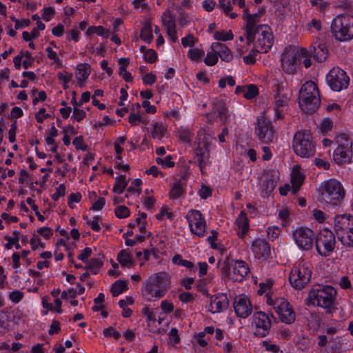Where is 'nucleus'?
<instances>
[{
  "label": "nucleus",
  "mask_w": 353,
  "mask_h": 353,
  "mask_svg": "<svg viewBox=\"0 0 353 353\" xmlns=\"http://www.w3.org/2000/svg\"><path fill=\"white\" fill-rule=\"evenodd\" d=\"M314 243L318 253L327 256L331 254L335 248V236L332 231L323 229L316 236Z\"/></svg>",
  "instance_id": "obj_15"
},
{
  "label": "nucleus",
  "mask_w": 353,
  "mask_h": 353,
  "mask_svg": "<svg viewBox=\"0 0 353 353\" xmlns=\"http://www.w3.org/2000/svg\"><path fill=\"white\" fill-rule=\"evenodd\" d=\"M214 38L216 40L227 41L233 39L234 35L231 30H221L215 32Z\"/></svg>",
  "instance_id": "obj_55"
},
{
  "label": "nucleus",
  "mask_w": 353,
  "mask_h": 353,
  "mask_svg": "<svg viewBox=\"0 0 353 353\" xmlns=\"http://www.w3.org/2000/svg\"><path fill=\"white\" fill-rule=\"evenodd\" d=\"M274 118L276 119L283 117L288 108V104L291 97V92L287 86L285 81H276L274 83Z\"/></svg>",
  "instance_id": "obj_5"
},
{
  "label": "nucleus",
  "mask_w": 353,
  "mask_h": 353,
  "mask_svg": "<svg viewBox=\"0 0 353 353\" xmlns=\"http://www.w3.org/2000/svg\"><path fill=\"white\" fill-rule=\"evenodd\" d=\"M341 242L345 246L353 245V230L349 229L338 234Z\"/></svg>",
  "instance_id": "obj_49"
},
{
  "label": "nucleus",
  "mask_w": 353,
  "mask_h": 353,
  "mask_svg": "<svg viewBox=\"0 0 353 353\" xmlns=\"http://www.w3.org/2000/svg\"><path fill=\"white\" fill-rule=\"evenodd\" d=\"M246 32L247 37L244 38L242 36L239 37L235 44L236 50L239 57H241L244 53L249 50L250 44L251 42H253L252 32L248 29Z\"/></svg>",
  "instance_id": "obj_34"
},
{
  "label": "nucleus",
  "mask_w": 353,
  "mask_h": 353,
  "mask_svg": "<svg viewBox=\"0 0 353 353\" xmlns=\"http://www.w3.org/2000/svg\"><path fill=\"white\" fill-rule=\"evenodd\" d=\"M280 179L279 172L276 170L265 171L259 181V190L263 197L268 196L274 190Z\"/></svg>",
  "instance_id": "obj_19"
},
{
  "label": "nucleus",
  "mask_w": 353,
  "mask_h": 353,
  "mask_svg": "<svg viewBox=\"0 0 353 353\" xmlns=\"http://www.w3.org/2000/svg\"><path fill=\"white\" fill-rule=\"evenodd\" d=\"M172 262L174 264L186 267L190 269H192L193 268L192 263L189 261L183 259L180 254L174 255L172 258Z\"/></svg>",
  "instance_id": "obj_63"
},
{
  "label": "nucleus",
  "mask_w": 353,
  "mask_h": 353,
  "mask_svg": "<svg viewBox=\"0 0 353 353\" xmlns=\"http://www.w3.org/2000/svg\"><path fill=\"white\" fill-rule=\"evenodd\" d=\"M258 293L261 295L265 294L267 300L268 297H273V282L271 280H267L260 283Z\"/></svg>",
  "instance_id": "obj_45"
},
{
  "label": "nucleus",
  "mask_w": 353,
  "mask_h": 353,
  "mask_svg": "<svg viewBox=\"0 0 353 353\" xmlns=\"http://www.w3.org/2000/svg\"><path fill=\"white\" fill-rule=\"evenodd\" d=\"M228 299L225 294H218L212 298L208 310L212 313L221 312L226 310L228 306Z\"/></svg>",
  "instance_id": "obj_27"
},
{
  "label": "nucleus",
  "mask_w": 353,
  "mask_h": 353,
  "mask_svg": "<svg viewBox=\"0 0 353 353\" xmlns=\"http://www.w3.org/2000/svg\"><path fill=\"white\" fill-rule=\"evenodd\" d=\"M162 23L166 29L168 35L173 42L178 39L176 34L175 21L170 11H165L162 15Z\"/></svg>",
  "instance_id": "obj_29"
},
{
  "label": "nucleus",
  "mask_w": 353,
  "mask_h": 353,
  "mask_svg": "<svg viewBox=\"0 0 353 353\" xmlns=\"http://www.w3.org/2000/svg\"><path fill=\"white\" fill-rule=\"evenodd\" d=\"M114 167L118 170V172H126L130 170V165L125 163L121 156H117L114 159Z\"/></svg>",
  "instance_id": "obj_58"
},
{
  "label": "nucleus",
  "mask_w": 353,
  "mask_h": 353,
  "mask_svg": "<svg viewBox=\"0 0 353 353\" xmlns=\"http://www.w3.org/2000/svg\"><path fill=\"white\" fill-rule=\"evenodd\" d=\"M117 260L122 267H130L132 263L131 254L126 250H121L117 255Z\"/></svg>",
  "instance_id": "obj_47"
},
{
  "label": "nucleus",
  "mask_w": 353,
  "mask_h": 353,
  "mask_svg": "<svg viewBox=\"0 0 353 353\" xmlns=\"http://www.w3.org/2000/svg\"><path fill=\"white\" fill-rule=\"evenodd\" d=\"M211 50L217 52L219 57L225 62H230L233 59L231 50L225 44L214 42L211 44Z\"/></svg>",
  "instance_id": "obj_33"
},
{
  "label": "nucleus",
  "mask_w": 353,
  "mask_h": 353,
  "mask_svg": "<svg viewBox=\"0 0 353 353\" xmlns=\"http://www.w3.org/2000/svg\"><path fill=\"white\" fill-rule=\"evenodd\" d=\"M59 50V46L53 41L50 43V45L46 48V56L48 59L51 61V64L54 68H59L62 67L63 61L59 57L61 51L58 52Z\"/></svg>",
  "instance_id": "obj_31"
},
{
  "label": "nucleus",
  "mask_w": 353,
  "mask_h": 353,
  "mask_svg": "<svg viewBox=\"0 0 353 353\" xmlns=\"http://www.w3.org/2000/svg\"><path fill=\"white\" fill-rule=\"evenodd\" d=\"M127 290V282L122 280H118L112 285L111 292L114 296H117L120 294L125 292Z\"/></svg>",
  "instance_id": "obj_50"
},
{
  "label": "nucleus",
  "mask_w": 353,
  "mask_h": 353,
  "mask_svg": "<svg viewBox=\"0 0 353 353\" xmlns=\"http://www.w3.org/2000/svg\"><path fill=\"white\" fill-rule=\"evenodd\" d=\"M334 228L337 235L349 229L353 230V216L347 214L336 216L334 220Z\"/></svg>",
  "instance_id": "obj_30"
},
{
  "label": "nucleus",
  "mask_w": 353,
  "mask_h": 353,
  "mask_svg": "<svg viewBox=\"0 0 353 353\" xmlns=\"http://www.w3.org/2000/svg\"><path fill=\"white\" fill-rule=\"evenodd\" d=\"M58 130L54 125H52L46 132L45 141L47 145L54 144V143H55V139L58 137Z\"/></svg>",
  "instance_id": "obj_54"
},
{
  "label": "nucleus",
  "mask_w": 353,
  "mask_h": 353,
  "mask_svg": "<svg viewBox=\"0 0 353 353\" xmlns=\"http://www.w3.org/2000/svg\"><path fill=\"white\" fill-rule=\"evenodd\" d=\"M256 134L259 140L264 143H268L273 140V131L271 124L266 121L263 117L259 118L257 120Z\"/></svg>",
  "instance_id": "obj_25"
},
{
  "label": "nucleus",
  "mask_w": 353,
  "mask_h": 353,
  "mask_svg": "<svg viewBox=\"0 0 353 353\" xmlns=\"http://www.w3.org/2000/svg\"><path fill=\"white\" fill-rule=\"evenodd\" d=\"M129 180L126 179L125 175L120 174L115 178V183L112 188V192L114 194H123L124 190L126 188Z\"/></svg>",
  "instance_id": "obj_40"
},
{
  "label": "nucleus",
  "mask_w": 353,
  "mask_h": 353,
  "mask_svg": "<svg viewBox=\"0 0 353 353\" xmlns=\"http://www.w3.org/2000/svg\"><path fill=\"white\" fill-rule=\"evenodd\" d=\"M147 226L146 214L141 213L134 221L129 223L128 227L130 230L125 234L130 236L135 235L137 241H143L146 236L149 234L146 230Z\"/></svg>",
  "instance_id": "obj_20"
},
{
  "label": "nucleus",
  "mask_w": 353,
  "mask_h": 353,
  "mask_svg": "<svg viewBox=\"0 0 353 353\" xmlns=\"http://www.w3.org/2000/svg\"><path fill=\"white\" fill-rule=\"evenodd\" d=\"M86 264V268L96 274L98 270L102 267V256L100 254L97 256H93Z\"/></svg>",
  "instance_id": "obj_43"
},
{
  "label": "nucleus",
  "mask_w": 353,
  "mask_h": 353,
  "mask_svg": "<svg viewBox=\"0 0 353 353\" xmlns=\"http://www.w3.org/2000/svg\"><path fill=\"white\" fill-rule=\"evenodd\" d=\"M114 214L119 219H125L130 215V211L125 205H118L114 208Z\"/></svg>",
  "instance_id": "obj_57"
},
{
  "label": "nucleus",
  "mask_w": 353,
  "mask_h": 353,
  "mask_svg": "<svg viewBox=\"0 0 353 353\" xmlns=\"http://www.w3.org/2000/svg\"><path fill=\"white\" fill-rule=\"evenodd\" d=\"M290 176L292 192L293 194H296L304 181L305 174L299 165H295L292 168Z\"/></svg>",
  "instance_id": "obj_28"
},
{
  "label": "nucleus",
  "mask_w": 353,
  "mask_h": 353,
  "mask_svg": "<svg viewBox=\"0 0 353 353\" xmlns=\"http://www.w3.org/2000/svg\"><path fill=\"white\" fill-rule=\"evenodd\" d=\"M152 136L157 141L162 142L164 138L167 137L165 128L162 124L155 123L153 127Z\"/></svg>",
  "instance_id": "obj_44"
},
{
  "label": "nucleus",
  "mask_w": 353,
  "mask_h": 353,
  "mask_svg": "<svg viewBox=\"0 0 353 353\" xmlns=\"http://www.w3.org/2000/svg\"><path fill=\"white\" fill-rule=\"evenodd\" d=\"M54 14L55 9L52 6L44 7L41 10V18L47 22L52 19Z\"/></svg>",
  "instance_id": "obj_61"
},
{
  "label": "nucleus",
  "mask_w": 353,
  "mask_h": 353,
  "mask_svg": "<svg viewBox=\"0 0 353 353\" xmlns=\"http://www.w3.org/2000/svg\"><path fill=\"white\" fill-rule=\"evenodd\" d=\"M267 304L274 307L279 319L285 323H292L295 321L294 311L290 303L283 297H268Z\"/></svg>",
  "instance_id": "obj_12"
},
{
  "label": "nucleus",
  "mask_w": 353,
  "mask_h": 353,
  "mask_svg": "<svg viewBox=\"0 0 353 353\" xmlns=\"http://www.w3.org/2000/svg\"><path fill=\"white\" fill-rule=\"evenodd\" d=\"M311 276V265L302 261L294 265L290 274L289 280L293 288L301 289L309 282Z\"/></svg>",
  "instance_id": "obj_11"
},
{
  "label": "nucleus",
  "mask_w": 353,
  "mask_h": 353,
  "mask_svg": "<svg viewBox=\"0 0 353 353\" xmlns=\"http://www.w3.org/2000/svg\"><path fill=\"white\" fill-rule=\"evenodd\" d=\"M59 81L61 83L63 89H68L69 83L72 79V74L68 71L59 72L57 74Z\"/></svg>",
  "instance_id": "obj_53"
},
{
  "label": "nucleus",
  "mask_w": 353,
  "mask_h": 353,
  "mask_svg": "<svg viewBox=\"0 0 353 353\" xmlns=\"http://www.w3.org/2000/svg\"><path fill=\"white\" fill-rule=\"evenodd\" d=\"M310 50H312L314 58L319 62L324 61L327 57L328 52L324 44H319L316 48L312 46Z\"/></svg>",
  "instance_id": "obj_41"
},
{
  "label": "nucleus",
  "mask_w": 353,
  "mask_h": 353,
  "mask_svg": "<svg viewBox=\"0 0 353 353\" xmlns=\"http://www.w3.org/2000/svg\"><path fill=\"white\" fill-rule=\"evenodd\" d=\"M252 325L255 327L256 335L263 337L266 336L271 327V320L269 316L263 312H257L254 314Z\"/></svg>",
  "instance_id": "obj_22"
},
{
  "label": "nucleus",
  "mask_w": 353,
  "mask_h": 353,
  "mask_svg": "<svg viewBox=\"0 0 353 353\" xmlns=\"http://www.w3.org/2000/svg\"><path fill=\"white\" fill-rule=\"evenodd\" d=\"M156 161L163 168H172L174 165V163L172 161V157L171 155L166 156L164 158H157Z\"/></svg>",
  "instance_id": "obj_64"
},
{
  "label": "nucleus",
  "mask_w": 353,
  "mask_h": 353,
  "mask_svg": "<svg viewBox=\"0 0 353 353\" xmlns=\"http://www.w3.org/2000/svg\"><path fill=\"white\" fill-rule=\"evenodd\" d=\"M153 26L150 21H146L141 30V39L145 43H149L153 39Z\"/></svg>",
  "instance_id": "obj_42"
},
{
  "label": "nucleus",
  "mask_w": 353,
  "mask_h": 353,
  "mask_svg": "<svg viewBox=\"0 0 353 353\" xmlns=\"http://www.w3.org/2000/svg\"><path fill=\"white\" fill-rule=\"evenodd\" d=\"M319 92L313 81H307L301 87L299 96V105L305 113L315 112L320 105Z\"/></svg>",
  "instance_id": "obj_2"
},
{
  "label": "nucleus",
  "mask_w": 353,
  "mask_h": 353,
  "mask_svg": "<svg viewBox=\"0 0 353 353\" xmlns=\"http://www.w3.org/2000/svg\"><path fill=\"white\" fill-rule=\"evenodd\" d=\"M233 305L235 313L241 318H246L252 312L251 301L250 298L245 294L236 296Z\"/></svg>",
  "instance_id": "obj_23"
},
{
  "label": "nucleus",
  "mask_w": 353,
  "mask_h": 353,
  "mask_svg": "<svg viewBox=\"0 0 353 353\" xmlns=\"http://www.w3.org/2000/svg\"><path fill=\"white\" fill-rule=\"evenodd\" d=\"M305 54L303 48L289 47L285 49L281 59L283 70L288 74H294L299 68V55Z\"/></svg>",
  "instance_id": "obj_13"
},
{
  "label": "nucleus",
  "mask_w": 353,
  "mask_h": 353,
  "mask_svg": "<svg viewBox=\"0 0 353 353\" xmlns=\"http://www.w3.org/2000/svg\"><path fill=\"white\" fill-rule=\"evenodd\" d=\"M34 62V58L30 52L27 50H21L18 55L13 59V63L16 69H21L23 66L25 69L28 68Z\"/></svg>",
  "instance_id": "obj_32"
},
{
  "label": "nucleus",
  "mask_w": 353,
  "mask_h": 353,
  "mask_svg": "<svg viewBox=\"0 0 353 353\" xmlns=\"http://www.w3.org/2000/svg\"><path fill=\"white\" fill-rule=\"evenodd\" d=\"M210 145V137L203 133L200 134L195 148V157L202 172H203L204 168L210 164L209 151Z\"/></svg>",
  "instance_id": "obj_16"
},
{
  "label": "nucleus",
  "mask_w": 353,
  "mask_h": 353,
  "mask_svg": "<svg viewBox=\"0 0 353 353\" xmlns=\"http://www.w3.org/2000/svg\"><path fill=\"white\" fill-rule=\"evenodd\" d=\"M333 127V123L329 118H324L319 125V130L323 134L330 132Z\"/></svg>",
  "instance_id": "obj_60"
},
{
  "label": "nucleus",
  "mask_w": 353,
  "mask_h": 353,
  "mask_svg": "<svg viewBox=\"0 0 353 353\" xmlns=\"http://www.w3.org/2000/svg\"><path fill=\"white\" fill-rule=\"evenodd\" d=\"M190 232L198 236H203L207 229L206 221L200 211L190 210L185 216Z\"/></svg>",
  "instance_id": "obj_18"
},
{
  "label": "nucleus",
  "mask_w": 353,
  "mask_h": 353,
  "mask_svg": "<svg viewBox=\"0 0 353 353\" xmlns=\"http://www.w3.org/2000/svg\"><path fill=\"white\" fill-rule=\"evenodd\" d=\"M219 60V56L216 52L210 49L206 54L204 59L205 63L208 66L214 65Z\"/></svg>",
  "instance_id": "obj_56"
},
{
  "label": "nucleus",
  "mask_w": 353,
  "mask_h": 353,
  "mask_svg": "<svg viewBox=\"0 0 353 353\" xmlns=\"http://www.w3.org/2000/svg\"><path fill=\"white\" fill-rule=\"evenodd\" d=\"M332 33L336 39L345 41L353 37V17L351 16H338L334 19L332 24Z\"/></svg>",
  "instance_id": "obj_10"
},
{
  "label": "nucleus",
  "mask_w": 353,
  "mask_h": 353,
  "mask_svg": "<svg viewBox=\"0 0 353 353\" xmlns=\"http://www.w3.org/2000/svg\"><path fill=\"white\" fill-rule=\"evenodd\" d=\"M203 54L204 51L201 47H193L189 49L187 56L191 61L198 63Z\"/></svg>",
  "instance_id": "obj_48"
},
{
  "label": "nucleus",
  "mask_w": 353,
  "mask_h": 353,
  "mask_svg": "<svg viewBox=\"0 0 353 353\" xmlns=\"http://www.w3.org/2000/svg\"><path fill=\"white\" fill-rule=\"evenodd\" d=\"M293 148L294 152L301 157H312L316 152V147L311 134L307 131L296 132L294 137Z\"/></svg>",
  "instance_id": "obj_7"
},
{
  "label": "nucleus",
  "mask_w": 353,
  "mask_h": 353,
  "mask_svg": "<svg viewBox=\"0 0 353 353\" xmlns=\"http://www.w3.org/2000/svg\"><path fill=\"white\" fill-rule=\"evenodd\" d=\"M170 283V276L164 272L150 276L143 283L141 296L144 301H156L165 296Z\"/></svg>",
  "instance_id": "obj_1"
},
{
  "label": "nucleus",
  "mask_w": 353,
  "mask_h": 353,
  "mask_svg": "<svg viewBox=\"0 0 353 353\" xmlns=\"http://www.w3.org/2000/svg\"><path fill=\"white\" fill-rule=\"evenodd\" d=\"M183 193V184L176 180L170 192V196L172 199H178Z\"/></svg>",
  "instance_id": "obj_51"
},
{
  "label": "nucleus",
  "mask_w": 353,
  "mask_h": 353,
  "mask_svg": "<svg viewBox=\"0 0 353 353\" xmlns=\"http://www.w3.org/2000/svg\"><path fill=\"white\" fill-rule=\"evenodd\" d=\"M222 274L232 281H243L248 273L249 268L243 261L226 259L221 267Z\"/></svg>",
  "instance_id": "obj_6"
},
{
  "label": "nucleus",
  "mask_w": 353,
  "mask_h": 353,
  "mask_svg": "<svg viewBox=\"0 0 353 353\" xmlns=\"http://www.w3.org/2000/svg\"><path fill=\"white\" fill-rule=\"evenodd\" d=\"M42 306L46 310L42 311V314L46 315L48 311L53 312L54 313L61 314L62 313L61 305L62 302L59 298H56L54 300V303L49 302V298L43 296L41 301Z\"/></svg>",
  "instance_id": "obj_36"
},
{
  "label": "nucleus",
  "mask_w": 353,
  "mask_h": 353,
  "mask_svg": "<svg viewBox=\"0 0 353 353\" xmlns=\"http://www.w3.org/2000/svg\"><path fill=\"white\" fill-rule=\"evenodd\" d=\"M336 294L335 289L332 286H320L319 288L310 290L306 299V303L307 305L329 308L334 303Z\"/></svg>",
  "instance_id": "obj_4"
},
{
  "label": "nucleus",
  "mask_w": 353,
  "mask_h": 353,
  "mask_svg": "<svg viewBox=\"0 0 353 353\" xmlns=\"http://www.w3.org/2000/svg\"><path fill=\"white\" fill-rule=\"evenodd\" d=\"M142 184V180L139 178L132 180L130 185L127 189L128 192L135 197H138L141 192Z\"/></svg>",
  "instance_id": "obj_46"
},
{
  "label": "nucleus",
  "mask_w": 353,
  "mask_h": 353,
  "mask_svg": "<svg viewBox=\"0 0 353 353\" xmlns=\"http://www.w3.org/2000/svg\"><path fill=\"white\" fill-rule=\"evenodd\" d=\"M157 219L163 221V220H170L172 221L174 215L172 210L167 206H163L161 208L159 213L156 215Z\"/></svg>",
  "instance_id": "obj_52"
},
{
  "label": "nucleus",
  "mask_w": 353,
  "mask_h": 353,
  "mask_svg": "<svg viewBox=\"0 0 353 353\" xmlns=\"http://www.w3.org/2000/svg\"><path fill=\"white\" fill-rule=\"evenodd\" d=\"M336 148L333 152V161L338 165L349 163L352 156V142L347 134H341L336 137Z\"/></svg>",
  "instance_id": "obj_8"
},
{
  "label": "nucleus",
  "mask_w": 353,
  "mask_h": 353,
  "mask_svg": "<svg viewBox=\"0 0 353 353\" xmlns=\"http://www.w3.org/2000/svg\"><path fill=\"white\" fill-rule=\"evenodd\" d=\"M252 39L255 50L258 52L265 53L273 46V32L268 26L261 25L252 32Z\"/></svg>",
  "instance_id": "obj_9"
},
{
  "label": "nucleus",
  "mask_w": 353,
  "mask_h": 353,
  "mask_svg": "<svg viewBox=\"0 0 353 353\" xmlns=\"http://www.w3.org/2000/svg\"><path fill=\"white\" fill-rule=\"evenodd\" d=\"M292 237L299 250L309 251L313 248L316 235L310 228L301 226L293 231Z\"/></svg>",
  "instance_id": "obj_14"
},
{
  "label": "nucleus",
  "mask_w": 353,
  "mask_h": 353,
  "mask_svg": "<svg viewBox=\"0 0 353 353\" xmlns=\"http://www.w3.org/2000/svg\"><path fill=\"white\" fill-rule=\"evenodd\" d=\"M252 250L256 258L265 260L271 254L270 245L263 239H257L252 243Z\"/></svg>",
  "instance_id": "obj_26"
},
{
  "label": "nucleus",
  "mask_w": 353,
  "mask_h": 353,
  "mask_svg": "<svg viewBox=\"0 0 353 353\" xmlns=\"http://www.w3.org/2000/svg\"><path fill=\"white\" fill-rule=\"evenodd\" d=\"M92 69L90 64L87 63H79L74 69V83L79 88H83L88 82L91 74Z\"/></svg>",
  "instance_id": "obj_24"
},
{
  "label": "nucleus",
  "mask_w": 353,
  "mask_h": 353,
  "mask_svg": "<svg viewBox=\"0 0 353 353\" xmlns=\"http://www.w3.org/2000/svg\"><path fill=\"white\" fill-rule=\"evenodd\" d=\"M236 94H241L247 99H252L259 94V90L254 84L238 85L235 89Z\"/></svg>",
  "instance_id": "obj_37"
},
{
  "label": "nucleus",
  "mask_w": 353,
  "mask_h": 353,
  "mask_svg": "<svg viewBox=\"0 0 353 353\" xmlns=\"http://www.w3.org/2000/svg\"><path fill=\"white\" fill-rule=\"evenodd\" d=\"M53 235V231L48 227L39 228L35 230L30 238L29 243L32 250H43L46 248V241L50 239Z\"/></svg>",
  "instance_id": "obj_21"
},
{
  "label": "nucleus",
  "mask_w": 353,
  "mask_h": 353,
  "mask_svg": "<svg viewBox=\"0 0 353 353\" xmlns=\"http://www.w3.org/2000/svg\"><path fill=\"white\" fill-rule=\"evenodd\" d=\"M236 230L239 236L245 234L249 228L248 218L243 212H241L235 221Z\"/></svg>",
  "instance_id": "obj_38"
},
{
  "label": "nucleus",
  "mask_w": 353,
  "mask_h": 353,
  "mask_svg": "<svg viewBox=\"0 0 353 353\" xmlns=\"http://www.w3.org/2000/svg\"><path fill=\"white\" fill-rule=\"evenodd\" d=\"M213 113L221 122L226 120V108L222 103L214 108Z\"/></svg>",
  "instance_id": "obj_62"
},
{
  "label": "nucleus",
  "mask_w": 353,
  "mask_h": 353,
  "mask_svg": "<svg viewBox=\"0 0 353 353\" xmlns=\"http://www.w3.org/2000/svg\"><path fill=\"white\" fill-rule=\"evenodd\" d=\"M93 252L91 248H85L82 250L80 251L78 254V259L81 261L83 263H87L92 256Z\"/></svg>",
  "instance_id": "obj_59"
},
{
  "label": "nucleus",
  "mask_w": 353,
  "mask_h": 353,
  "mask_svg": "<svg viewBox=\"0 0 353 353\" xmlns=\"http://www.w3.org/2000/svg\"><path fill=\"white\" fill-rule=\"evenodd\" d=\"M321 202L336 205L343 198L344 189L340 181L330 179L323 181L319 187Z\"/></svg>",
  "instance_id": "obj_3"
},
{
  "label": "nucleus",
  "mask_w": 353,
  "mask_h": 353,
  "mask_svg": "<svg viewBox=\"0 0 353 353\" xmlns=\"http://www.w3.org/2000/svg\"><path fill=\"white\" fill-rule=\"evenodd\" d=\"M326 81L332 90L339 92L347 88L350 79L343 70L336 67L327 73Z\"/></svg>",
  "instance_id": "obj_17"
},
{
  "label": "nucleus",
  "mask_w": 353,
  "mask_h": 353,
  "mask_svg": "<svg viewBox=\"0 0 353 353\" xmlns=\"http://www.w3.org/2000/svg\"><path fill=\"white\" fill-rule=\"evenodd\" d=\"M143 314L145 317L147 326L151 332H156L157 325L161 324V320L159 319L158 323L156 319V314L154 311L151 309L149 306H145L142 310Z\"/></svg>",
  "instance_id": "obj_35"
},
{
  "label": "nucleus",
  "mask_w": 353,
  "mask_h": 353,
  "mask_svg": "<svg viewBox=\"0 0 353 353\" xmlns=\"http://www.w3.org/2000/svg\"><path fill=\"white\" fill-rule=\"evenodd\" d=\"M263 8L259 10L258 13L250 14L248 9L243 10V19L247 23V29L252 32V27L256 23L263 13Z\"/></svg>",
  "instance_id": "obj_39"
}]
</instances>
